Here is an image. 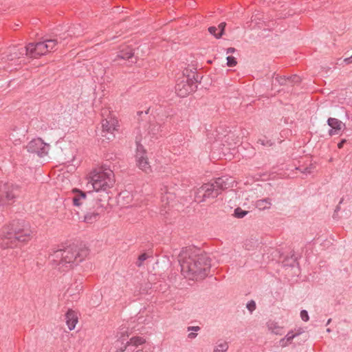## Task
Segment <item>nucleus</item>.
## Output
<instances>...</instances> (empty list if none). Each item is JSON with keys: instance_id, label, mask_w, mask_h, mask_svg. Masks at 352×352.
I'll return each mask as SVG.
<instances>
[{"instance_id": "24", "label": "nucleus", "mask_w": 352, "mask_h": 352, "mask_svg": "<svg viewBox=\"0 0 352 352\" xmlns=\"http://www.w3.org/2000/svg\"><path fill=\"white\" fill-rule=\"evenodd\" d=\"M133 56V52L131 50L128 49L126 52L124 51H120L118 54V57L120 58L121 59H129Z\"/></svg>"}, {"instance_id": "35", "label": "nucleus", "mask_w": 352, "mask_h": 352, "mask_svg": "<svg viewBox=\"0 0 352 352\" xmlns=\"http://www.w3.org/2000/svg\"><path fill=\"white\" fill-rule=\"evenodd\" d=\"M279 343L282 347H285V346H288L289 344H291L290 342H289L287 340H286L285 337L280 339L279 341Z\"/></svg>"}, {"instance_id": "16", "label": "nucleus", "mask_w": 352, "mask_h": 352, "mask_svg": "<svg viewBox=\"0 0 352 352\" xmlns=\"http://www.w3.org/2000/svg\"><path fill=\"white\" fill-rule=\"evenodd\" d=\"M83 32V29L80 24L74 25L72 27H70L67 30V33H64L63 35L60 36L58 38H56L58 43H61L63 40H65L67 36H79Z\"/></svg>"}, {"instance_id": "25", "label": "nucleus", "mask_w": 352, "mask_h": 352, "mask_svg": "<svg viewBox=\"0 0 352 352\" xmlns=\"http://www.w3.org/2000/svg\"><path fill=\"white\" fill-rule=\"evenodd\" d=\"M302 333V331L300 329H298L296 333H294L293 331H290L287 333V334L285 336L286 340H287L289 342H292L293 339L296 338V336H299Z\"/></svg>"}, {"instance_id": "37", "label": "nucleus", "mask_w": 352, "mask_h": 352, "mask_svg": "<svg viewBox=\"0 0 352 352\" xmlns=\"http://www.w3.org/2000/svg\"><path fill=\"white\" fill-rule=\"evenodd\" d=\"M199 329H200V327H198V326H196V327H188V331H190L191 330H192L194 331H198Z\"/></svg>"}, {"instance_id": "36", "label": "nucleus", "mask_w": 352, "mask_h": 352, "mask_svg": "<svg viewBox=\"0 0 352 352\" xmlns=\"http://www.w3.org/2000/svg\"><path fill=\"white\" fill-rule=\"evenodd\" d=\"M302 173L304 174H309L312 172V166H308L305 168L303 170H301L300 168H298Z\"/></svg>"}, {"instance_id": "15", "label": "nucleus", "mask_w": 352, "mask_h": 352, "mask_svg": "<svg viewBox=\"0 0 352 352\" xmlns=\"http://www.w3.org/2000/svg\"><path fill=\"white\" fill-rule=\"evenodd\" d=\"M74 197H72L73 204L76 206H81L87 201V196L93 197V192H88L87 193L82 192L78 189L73 190Z\"/></svg>"}, {"instance_id": "44", "label": "nucleus", "mask_w": 352, "mask_h": 352, "mask_svg": "<svg viewBox=\"0 0 352 352\" xmlns=\"http://www.w3.org/2000/svg\"><path fill=\"white\" fill-rule=\"evenodd\" d=\"M340 210V207L339 206H337L336 207V211H338Z\"/></svg>"}, {"instance_id": "8", "label": "nucleus", "mask_w": 352, "mask_h": 352, "mask_svg": "<svg viewBox=\"0 0 352 352\" xmlns=\"http://www.w3.org/2000/svg\"><path fill=\"white\" fill-rule=\"evenodd\" d=\"M19 188L12 184H4L0 186V206L10 201H14L18 195Z\"/></svg>"}, {"instance_id": "9", "label": "nucleus", "mask_w": 352, "mask_h": 352, "mask_svg": "<svg viewBox=\"0 0 352 352\" xmlns=\"http://www.w3.org/2000/svg\"><path fill=\"white\" fill-rule=\"evenodd\" d=\"M118 127V120L112 115H108L102 121V135L110 140L114 137L113 132L117 131Z\"/></svg>"}, {"instance_id": "31", "label": "nucleus", "mask_w": 352, "mask_h": 352, "mask_svg": "<svg viewBox=\"0 0 352 352\" xmlns=\"http://www.w3.org/2000/svg\"><path fill=\"white\" fill-rule=\"evenodd\" d=\"M148 258V256L146 254L143 253L141 255L139 256L138 261L136 262V265L138 267L142 266V263Z\"/></svg>"}, {"instance_id": "38", "label": "nucleus", "mask_w": 352, "mask_h": 352, "mask_svg": "<svg viewBox=\"0 0 352 352\" xmlns=\"http://www.w3.org/2000/svg\"><path fill=\"white\" fill-rule=\"evenodd\" d=\"M344 62L346 63V64H350L352 63V56H351L350 57H348V58H346L344 59Z\"/></svg>"}, {"instance_id": "3", "label": "nucleus", "mask_w": 352, "mask_h": 352, "mask_svg": "<svg viewBox=\"0 0 352 352\" xmlns=\"http://www.w3.org/2000/svg\"><path fill=\"white\" fill-rule=\"evenodd\" d=\"M32 231L23 220H14L5 226L0 232V246L2 248H13L19 243L30 240Z\"/></svg>"}, {"instance_id": "29", "label": "nucleus", "mask_w": 352, "mask_h": 352, "mask_svg": "<svg viewBox=\"0 0 352 352\" xmlns=\"http://www.w3.org/2000/svg\"><path fill=\"white\" fill-rule=\"evenodd\" d=\"M226 59H227V65L228 67H234L237 64L236 58L232 56H227Z\"/></svg>"}, {"instance_id": "33", "label": "nucleus", "mask_w": 352, "mask_h": 352, "mask_svg": "<svg viewBox=\"0 0 352 352\" xmlns=\"http://www.w3.org/2000/svg\"><path fill=\"white\" fill-rule=\"evenodd\" d=\"M226 23L225 22L221 23L219 26L217 27L219 32H218V36H222L226 28Z\"/></svg>"}, {"instance_id": "26", "label": "nucleus", "mask_w": 352, "mask_h": 352, "mask_svg": "<svg viewBox=\"0 0 352 352\" xmlns=\"http://www.w3.org/2000/svg\"><path fill=\"white\" fill-rule=\"evenodd\" d=\"M248 211L243 210L241 208H236L234 210V216L237 218H243L248 214Z\"/></svg>"}, {"instance_id": "40", "label": "nucleus", "mask_w": 352, "mask_h": 352, "mask_svg": "<svg viewBox=\"0 0 352 352\" xmlns=\"http://www.w3.org/2000/svg\"><path fill=\"white\" fill-rule=\"evenodd\" d=\"M197 333L191 332L188 335V338L190 339H194L197 337Z\"/></svg>"}, {"instance_id": "30", "label": "nucleus", "mask_w": 352, "mask_h": 352, "mask_svg": "<svg viewBox=\"0 0 352 352\" xmlns=\"http://www.w3.org/2000/svg\"><path fill=\"white\" fill-rule=\"evenodd\" d=\"M208 32H210V34L213 35L217 38H219L221 36H218L219 30L215 26H211V27L208 28Z\"/></svg>"}, {"instance_id": "21", "label": "nucleus", "mask_w": 352, "mask_h": 352, "mask_svg": "<svg viewBox=\"0 0 352 352\" xmlns=\"http://www.w3.org/2000/svg\"><path fill=\"white\" fill-rule=\"evenodd\" d=\"M82 289V280H80L79 282L76 281L74 284L72 285L67 289V292L69 295L73 296L75 295L76 293H79Z\"/></svg>"}, {"instance_id": "41", "label": "nucleus", "mask_w": 352, "mask_h": 352, "mask_svg": "<svg viewBox=\"0 0 352 352\" xmlns=\"http://www.w3.org/2000/svg\"><path fill=\"white\" fill-rule=\"evenodd\" d=\"M236 51V49L234 47H229L226 50L227 54H232L234 53Z\"/></svg>"}, {"instance_id": "27", "label": "nucleus", "mask_w": 352, "mask_h": 352, "mask_svg": "<svg viewBox=\"0 0 352 352\" xmlns=\"http://www.w3.org/2000/svg\"><path fill=\"white\" fill-rule=\"evenodd\" d=\"M287 80L292 81V82H300V78L299 76L295 75L294 76H291L289 78H287V79H285V78H281V80L280 81V84H283Z\"/></svg>"}, {"instance_id": "42", "label": "nucleus", "mask_w": 352, "mask_h": 352, "mask_svg": "<svg viewBox=\"0 0 352 352\" xmlns=\"http://www.w3.org/2000/svg\"><path fill=\"white\" fill-rule=\"evenodd\" d=\"M107 110L106 109H102V116L104 117V114L107 113Z\"/></svg>"}, {"instance_id": "28", "label": "nucleus", "mask_w": 352, "mask_h": 352, "mask_svg": "<svg viewBox=\"0 0 352 352\" xmlns=\"http://www.w3.org/2000/svg\"><path fill=\"white\" fill-rule=\"evenodd\" d=\"M258 143L261 144L263 146H272L274 144V142L270 140H267L266 138L259 139L258 140Z\"/></svg>"}, {"instance_id": "10", "label": "nucleus", "mask_w": 352, "mask_h": 352, "mask_svg": "<svg viewBox=\"0 0 352 352\" xmlns=\"http://www.w3.org/2000/svg\"><path fill=\"white\" fill-rule=\"evenodd\" d=\"M50 145L43 142L41 138H36L31 140L26 146L27 151L35 153L39 157L46 155L48 153Z\"/></svg>"}, {"instance_id": "13", "label": "nucleus", "mask_w": 352, "mask_h": 352, "mask_svg": "<svg viewBox=\"0 0 352 352\" xmlns=\"http://www.w3.org/2000/svg\"><path fill=\"white\" fill-rule=\"evenodd\" d=\"M94 208V210L87 212L84 216V221L85 223L91 224L97 221L100 218V214L103 212L104 206L100 203L97 202Z\"/></svg>"}, {"instance_id": "11", "label": "nucleus", "mask_w": 352, "mask_h": 352, "mask_svg": "<svg viewBox=\"0 0 352 352\" xmlns=\"http://www.w3.org/2000/svg\"><path fill=\"white\" fill-rule=\"evenodd\" d=\"M135 159L136 164L140 169L145 173L151 171V166L148 161L146 151L143 146L140 144H137Z\"/></svg>"}, {"instance_id": "1", "label": "nucleus", "mask_w": 352, "mask_h": 352, "mask_svg": "<svg viewBox=\"0 0 352 352\" xmlns=\"http://www.w3.org/2000/svg\"><path fill=\"white\" fill-rule=\"evenodd\" d=\"M182 274L191 280L203 279L208 276L210 261L206 254H198L192 248H183L179 255Z\"/></svg>"}, {"instance_id": "45", "label": "nucleus", "mask_w": 352, "mask_h": 352, "mask_svg": "<svg viewBox=\"0 0 352 352\" xmlns=\"http://www.w3.org/2000/svg\"><path fill=\"white\" fill-rule=\"evenodd\" d=\"M327 331L329 333V332H331V329L328 328V329H327Z\"/></svg>"}, {"instance_id": "47", "label": "nucleus", "mask_w": 352, "mask_h": 352, "mask_svg": "<svg viewBox=\"0 0 352 352\" xmlns=\"http://www.w3.org/2000/svg\"><path fill=\"white\" fill-rule=\"evenodd\" d=\"M342 201H343V199H342L340 201V203H339V204H342Z\"/></svg>"}, {"instance_id": "14", "label": "nucleus", "mask_w": 352, "mask_h": 352, "mask_svg": "<svg viewBox=\"0 0 352 352\" xmlns=\"http://www.w3.org/2000/svg\"><path fill=\"white\" fill-rule=\"evenodd\" d=\"M327 122L331 127V129L329 131V135L330 136L339 135L341 131L345 128V124L337 118H329Z\"/></svg>"}, {"instance_id": "17", "label": "nucleus", "mask_w": 352, "mask_h": 352, "mask_svg": "<svg viewBox=\"0 0 352 352\" xmlns=\"http://www.w3.org/2000/svg\"><path fill=\"white\" fill-rule=\"evenodd\" d=\"M78 320V314L76 311L69 309L65 314L66 324L70 331L75 329Z\"/></svg>"}, {"instance_id": "5", "label": "nucleus", "mask_w": 352, "mask_h": 352, "mask_svg": "<svg viewBox=\"0 0 352 352\" xmlns=\"http://www.w3.org/2000/svg\"><path fill=\"white\" fill-rule=\"evenodd\" d=\"M233 179L228 176L217 178L214 182L204 184L195 192V200L198 203L206 201L208 199H214L223 190L232 187Z\"/></svg>"}, {"instance_id": "20", "label": "nucleus", "mask_w": 352, "mask_h": 352, "mask_svg": "<svg viewBox=\"0 0 352 352\" xmlns=\"http://www.w3.org/2000/svg\"><path fill=\"white\" fill-rule=\"evenodd\" d=\"M268 329L274 334L276 335H283L284 333V330L282 327H280L275 322H270L267 323Z\"/></svg>"}, {"instance_id": "2", "label": "nucleus", "mask_w": 352, "mask_h": 352, "mask_svg": "<svg viewBox=\"0 0 352 352\" xmlns=\"http://www.w3.org/2000/svg\"><path fill=\"white\" fill-rule=\"evenodd\" d=\"M88 250L76 245L54 250L49 255L50 261L60 271H67L78 265L87 256Z\"/></svg>"}, {"instance_id": "43", "label": "nucleus", "mask_w": 352, "mask_h": 352, "mask_svg": "<svg viewBox=\"0 0 352 352\" xmlns=\"http://www.w3.org/2000/svg\"><path fill=\"white\" fill-rule=\"evenodd\" d=\"M331 318H329V319L327 320L326 325L329 324H330V322H331Z\"/></svg>"}, {"instance_id": "23", "label": "nucleus", "mask_w": 352, "mask_h": 352, "mask_svg": "<svg viewBox=\"0 0 352 352\" xmlns=\"http://www.w3.org/2000/svg\"><path fill=\"white\" fill-rule=\"evenodd\" d=\"M173 199V195L170 192H166L165 195H163L161 197L162 202L163 205L166 207V206H169L170 205V201Z\"/></svg>"}, {"instance_id": "7", "label": "nucleus", "mask_w": 352, "mask_h": 352, "mask_svg": "<svg viewBox=\"0 0 352 352\" xmlns=\"http://www.w3.org/2000/svg\"><path fill=\"white\" fill-rule=\"evenodd\" d=\"M184 78L175 86V92L181 98H184L195 91L197 83L200 81L199 76L195 74L192 69H186L184 71Z\"/></svg>"}, {"instance_id": "34", "label": "nucleus", "mask_w": 352, "mask_h": 352, "mask_svg": "<svg viewBox=\"0 0 352 352\" xmlns=\"http://www.w3.org/2000/svg\"><path fill=\"white\" fill-rule=\"evenodd\" d=\"M300 318L305 322L308 321L309 319L308 312L306 310H302L300 311Z\"/></svg>"}, {"instance_id": "4", "label": "nucleus", "mask_w": 352, "mask_h": 352, "mask_svg": "<svg viewBox=\"0 0 352 352\" xmlns=\"http://www.w3.org/2000/svg\"><path fill=\"white\" fill-rule=\"evenodd\" d=\"M58 45L57 39L46 38L43 41L37 43H30L25 47H12L10 49V54L7 55L6 60H14L19 59L24 56L30 58H38L42 55L46 54L47 52L55 50Z\"/></svg>"}, {"instance_id": "19", "label": "nucleus", "mask_w": 352, "mask_h": 352, "mask_svg": "<svg viewBox=\"0 0 352 352\" xmlns=\"http://www.w3.org/2000/svg\"><path fill=\"white\" fill-rule=\"evenodd\" d=\"M272 206V199L270 198H265L258 199L255 203V206L260 210L270 209Z\"/></svg>"}, {"instance_id": "32", "label": "nucleus", "mask_w": 352, "mask_h": 352, "mask_svg": "<svg viewBox=\"0 0 352 352\" xmlns=\"http://www.w3.org/2000/svg\"><path fill=\"white\" fill-rule=\"evenodd\" d=\"M246 307L250 312H252L256 309L255 302L254 300L249 301L246 305Z\"/></svg>"}, {"instance_id": "46", "label": "nucleus", "mask_w": 352, "mask_h": 352, "mask_svg": "<svg viewBox=\"0 0 352 352\" xmlns=\"http://www.w3.org/2000/svg\"><path fill=\"white\" fill-rule=\"evenodd\" d=\"M142 113H143V112H142V111L138 112V114H139V115H141V114H142Z\"/></svg>"}, {"instance_id": "6", "label": "nucleus", "mask_w": 352, "mask_h": 352, "mask_svg": "<svg viewBox=\"0 0 352 352\" xmlns=\"http://www.w3.org/2000/svg\"><path fill=\"white\" fill-rule=\"evenodd\" d=\"M92 188L96 192H107L115 184V175L110 166L104 164L92 170L89 177Z\"/></svg>"}, {"instance_id": "22", "label": "nucleus", "mask_w": 352, "mask_h": 352, "mask_svg": "<svg viewBox=\"0 0 352 352\" xmlns=\"http://www.w3.org/2000/svg\"><path fill=\"white\" fill-rule=\"evenodd\" d=\"M228 349V344L226 341H219L217 343V345L213 352H226Z\"/></svg>"}, {"instance_id": "12", "label": "nucleus", "mask_w": 352, "mask_h": 352, "mask_svg": "<svg viewBox=\"0 0 352 352\" xmlns=\"http://www.w3.org/2000/svg\"><path fill=\"white\" fill-rule=\"evenodd\" d=\"M147 130L151 140H157L164 135V125L157 121L152 122L149 124Z\"/></svg>"}, {"instance_id": "39", "label": "nucleus", "mask_w": 352, "mask_h": 352, "mask_svg": "<svg viewBox=\"0 0 352 352\" xmlns=\"http://www.w3.org/2000/svg\"><path fill=\"white\" fill-rule=\"evenodd\" d=\"M346 142V140L343 139L338 144V147L339 148H342L344 144V143Z\"/></svg>"}, {"instance_id": "18", "label": "nucleus", "mask_w": 352, "mask_h": 352, "mask_svg": "<svg viewBox=\"0 0 352 352\" xmlns=\"http://www.w3.org/2000/svg\"><path fill=\"white\" fill-rule=\"evenodd\" d=\"M146 342L145 339L142 337H133L129 341L126 342V344L120 349V351H124L128 345H133L138 346L143 344Z\"/></svg>"}]
</instances>
